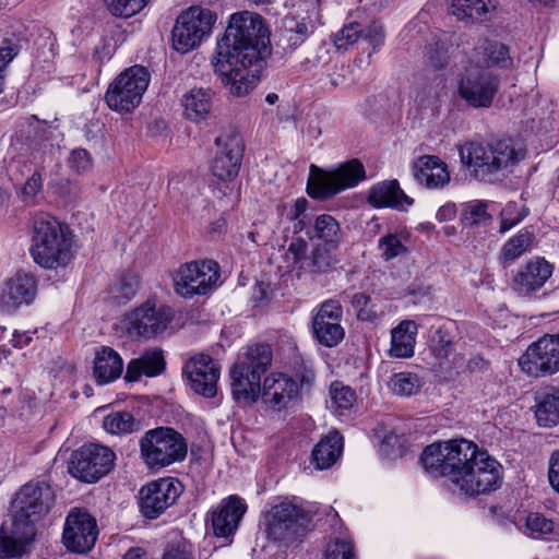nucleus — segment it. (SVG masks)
<instances>
[{
	"mask_svg": "<svg viewBox=\"0 0 559 559\" xmlns=\"http://www.w3.org/2000/svg\"><path fill=\"white\" fill-rule=\"evenodd\" d=\"M269 35L258 13L241 11L230 16L212 64L231 95L246 96L257 86L264 57L270 53Z\"/></svg>",
	"mask_w": 559,
	"mask_h": 559,
	"instance_id": "f257e3e1",
	"label": "nucleus"
},
{
	"mask_svg": "<svg viewBox=\"0 0 559 559\" xmlns=\"http://www.w3.org/2000/svg\"><path fill=\"white\" fill-rule=\"evenodd\" d=\"M420 463L429 475L449 478L468 497L488 493L500 485V464L464 439L427 445Z\"/></svg>",
	"mask_w": 559,
	"mask_h": 559,
	"instance_id": "f03ea898",
	"label": "nucleus"
},
{
	"mask_svg": "<svg viewBox=\"0 0 559 559\" xmlns=\"http://www.w3.org/2000/svg\"><path fill=\"white\" fill-rule=\"evenodd\" d=\"M460 157L473 169L475 178L492 183L510 173L524 158V152L516 150L511 140L467 142L460 148Z\"/></svg>",
	"mask_w": 559,
	"mask_h": 559,
	"instance_id": "7ed1b4c3",
	"label": "nucleus"
},
{
	"mask_svg": "<svg viewBox=\"0 0 559 559\" xmlns=\"http://www.w3.org/2000/svg\"><path fill=\"white\" fill-rule=\"evenodd\" d=\"M31 255L44 269L57 270L67 266L73 259L71 233L48 214L34 218Z\"/></svg>",
	"mask_w": 559,
	"mask_h": 559,
	"instance_id": "20e7f679",
	"label": "nucleus"
},
{
	"mask_svg": "<svg viewBox=\"0 0 559 559\" xmlns=\"http://www.w3.org/2000/svg\"><path fill=\"white\" fill-rule=\"evenodd\" d=\"M272 350L267 344L248 347L245 358L231 368V394L237 402L255 403L261 393V376L272 364Z\"/></svg>",
	"mask_w": 559,
	"mask_h": 559,
	"instance_id": "39448f33",
	"label": "nucleus"
},
{
	"mask_svg": "<svg viewBox=\"0 0 559 559\" xmlns=\"http://www.w3.org/2000/svg\"><path fill=\"white\" fill-rule=\"evenodd\" d=\"M139 447L141 459L150 469H160L182 462L188 453L185 437L170 427H157L145 431Z\"/></svg>",
	"mask_w": 559,
	"mask_h": 559,
	"instance_id": "423d86ee",
	"label": "nucleus"
},
{
	"mask_svg": "<svg viewBox=\"0 0 559 559\" xmlns=\"http://www.w3.org/2000/svg\"><path fill=\"white\" fill-rule=\"evenodd\" d=\"M365 179V167L357 158L343 163L332 170H323L311 164L307 193L313 199L326 200L346 189L356 187Z\"/></svg>",
	"mask_w": 559,
	"mask_h": 559,
	"instance_id": "0eeeda50",
	"label": "nucleus"
},
{
	"mask_svg": "<svg viewBox=\"0 0 559 559\" xmlns=\"http://www.w3.org/2000/svg\"><path fill=\"white\" fill-rule=\"evenodd\" d=\"M148 83L150 73L146 68L130 67L109 84L105 102L116 112L130 114L141 104Z\"/></svg>",
	"mask_w": 559,
	"mask_h": 559,
	"instance_id": "6e6552de",
	"label": "nucleus"
},
{
	"mask_svg": "<svg viewBox=\"0 0 559 559\" xmlns=\"http://www.w3.org/2000/svg\"><path fill=\"white\" fill-rule=\"evenodd\" d=\"M310 522L311 516L301 507L282 501L269 511L266 534L269 539L288 546L307 534Z\"/></svg>",
	"mask_w": 559,
	"mask_h": 559,
	"instance_id": "1a4fd4ad",
	"label": "nucleus"
},
{
	"mask_svg": "<svg viewBox=\"0 0 559 559\" xmlns=\"http://www.w3.org/2000/svg\"><path fill=\"white\" fill-rule=\"evenodd\" d=\"M216 13L201 7H191L176 20L171 31L173 47L180 53H187L200 46L210 36L216 22Z\"/></svg>",
	"mask_w": 559,
	"mask_h": 559,
	"instance_id": "9d476101",
	"label": "nucleus"
},
{
	"mask_svg": "<svg viewBox=\"0 0 559 559\" xmlns=\"http://www.w3.org/2000/svg\"><path fill=\"white\" fill-rule=\"evenodd\" d=\"M174 317L171 307L147 300L126 313L120 324L129 337L150 340L165 332Z\"/></svg>",
	"mask_w": 559,
	"mask_h": 559,
	"instance_id": "9b49d317",
	"label": "nucleus"
},
{
	"mask_svg": "<svg viewBox=\"0 0 559 559\" xmlns=\"http://www.w3.org/2000/svg\"><path fill=\"white\" fill-rule=\"evenodd\" d=\"M55 502L51 486L45 481H29L15 495L12 502V520L19 525L28 524L35 527V522L48 513Z\"/></svg>",
	"mask_w": 559,
	"mask_h": 559,
	"instance_id": "f8f14e48",
	"label": "nucleus"
},
{
	"mask_svg": "<svg viewBox=\"0 0 559 559\" xmlns=\"http://www.w3.org/2000/svg\"><path fill=\"white\" fill-rule=\"evenodd\" d=\"M499 85V76L490 69L469 63L457 81V94L473 108H489Z\"/></svg>",
	"mask_w": 559,
	"mask_h": 559,
	"instance_id": "ddd939ff",
	"label": "nucleus"
},
{
	"mask_svg": "<svg viewBox=\"0 0 559 559\" xmlns=\"http://www.w3.org/2000/svg\"><path fill=\"white\" fill-rule=\"evenodd\" d=\"M116 454L107 447L86 444L75 450L69 463V473L85 483H95L114 467Z\"/></svg>",
	"mask_w": 559,
	"mask_h": 559,
	"instance_id": "4468645a",
	"label": "nucleus"
},
{
	"mask_svg": "<svg viewBox=\"0 0 559 559\" xmlns=\"http://www.w3.org/2000/svg\"><path fill=\"white\" fill-rule=\"evenodd\" d=\"M522 371L531 377H547L559 371V334H545L519 358Z\"/></svg>",
	"mask_w": 559,
	"mask_h": 559,
	"instance_id": "2eb2a0df",
	"label": "nucleus"
},
{
	"mask_svg": "<svg viewBox=\"0 0 559 559\" xmlns=\"http://www.w3.org/2000/svg\"><path fill=\"white\" fill-rule=\"evenodd\" d=\"M218 277V264L214 261L186 263L174 276L175 292L185 298L206 295L216 286Z\"/></svg>",
	"mask_w": 559,
	"mask_h": 559,
	"instance_id": "dca6fc26",
	"label": "nucleus"
},
{
	"mask_svg": "<svg viewBox=\"0 0 559 559\" xmlns=\"http://www.w3.org/2000/svg\"><path fill=\"white\" fill-rule=\"evenodd\" d=\"M183 491L182 484L175 477L153 480L139 491V507L142 515L154 520L171 507Z\"/></svg>",
	"mask_w": 559,
	"mask_h": 559,
	"instance_id": "f3484780",
	"label": "nucleus"
},
{
	"mask_svg": "<svg viewBox=\"0 0 559 559\" xmlns=\"http://www.w3.org/2000/svg\"><path fill=\"white\" fill-rule=\"evenodd\" d=\"M217 151L211 165L214 177L221 181H233L239 174L245 144L242 136L234 130L216 138Z\"/></svg>",
	"mask_w": 559,
	"mask_h": 559,
	"instance_id": "a211bd4d",
	"label": "nucleus"
},
{
	"mask_svg": "<svg viewBox=\"0 0 559 559\" xmlns=\"http://www.w3.org/2000/svg\"><path fill=\"white\" fill-rule=\"evenodd\" d=\"M98 536L96 520L84 509H72L66 518L62 540L68 550L86 554Z\"/></svg>",
	"mask_w": 559,
	"mask_h": 559,
	"instance_id": "6ab92c4d",
	"label": "nucleus"
},
{
	"mask_svg": "<svg viewBox=\"0 0 559 559\" xmlns=\"http://www.w3.org/2000/svg\"><path fill=\"white\" fill-rule=\"evenodd\" d=\"M342 318L343 308L338 300L328 299L321 302L311 321L313 338L324 347L337 346L345 337Z\"/></svg>",
	"mask_w": 559,
	"mask_h": 559,
	"instance_id": "aec40b11",
	"label": "nucleus"
},
{
	"mask_svg": "<svg viewBox=\"0 0 559 559\" xmlns=\"http://www.w3.org/2000/svg\"><path fill=\"white\" fill-rule=\"evenodd\" d=\"M38 290V282L34 274L17 271L8 278L0 293V307L4 312L15 311L21 306L34 302Z\"/></svg>",
	"mask_w": 559,
	"mask_h": 559,
	"instance_id": "412c9836",
	"label": "nucleus"
},
{
	"mask_svg": "<svg viewBox=\"0 0 559 559\" xmlns=\"http://www.w3.org/2000/svg\"><path fill=\"white\" fill-rule=\"evenodd\" d=\"M298 396L297 382L283 372L267 376L262 383L260 393L263 404L276 412L288 408Z\"/></svg>",
	"mask_w": 559,
	"mask_h": 559,
	"instance_id": "4be33fe9",
	"label": "nucleus"
},
{
	"mask_svg": "<svg viewBox=\"0 0 559 559\" xmlns=\"http://www.w3.org/2000/svg\"><path fill=\"white\" fill-rule=\"evenodd\" d=\"M183 373L195 393L205 397L216 394L219 368L211 356L201 354L192 357L186 362Z\"/></svg>",
	"mask_w": 559,
	"mask_h": 559,
	"instance_id": "5701e85b",
	"label": "nucleus"
},
{
	"mask_svg": "<svg viewBox=\"0 0 559 559\" xmlns=\"http://www.w3.org/2000/svg\"><path fill=\"white\" fill-rule=\"evenodd\" d=\"M552 270L544 258L532 259L520 267L512 281V288L520 295L528 296L546 284Z\"/></svg>",
	"mask_w": 559,
	"mask_h": 559,
	"instance_id": "b1692460",
	"label": "nucleus"
},
{
	"mask_svg": "<svg viewBox=\"0 0 559 559\" xmlns=\"http://www.w3.org/2000/svg\"><path fill=\"white\" fill-rule=\"evenodd\" d=\"M247 511V504L238 496L224 499L212 512V527L215 536L228 537L238 528L239 522Z\"/></svg>",
	"mask_w": 559,
	"mask_h": 559,
	"instance_id": "393cba45",
	"label": "nucleus"
},
{
	"mask_svg": "<svg viewBox=\"0 0 559 559\" xmlns=\"http://www.w3.org/2000/svg\"><path fill=\"white\" fill-rule=\"evenodd\" d=\"M413 176L420 186L428 189L443 188L450 181L447 165L433 155L419 157L413 165Z\"/></svg>",
	"mask_w": 559,
	"mask_h": 559,
	"instance_id": "a878e982",
	"label": "nucleus"
},
{
	"mask_svg": "<svg viewBox=\"0 0 559 559\" xmlns=\"http://www.w3.org/2000/svg\"><path fill=\"white\" fill-rule=\"evenodd\" d=\"M368 202L377 209L391 207L406 211L413 204V199L406 195L399 181L393 179L372 186L368 194Z\"/></svg>",
	"mask_w": 559,
	"mask_h": 559,
	"instance_id": "bb28decb",
	"label": "nucleus"
},
{
	"mask_svg": "<svg viewBox=\"0 0 559 559\" xmlns=\"http://www.w3.org/2000/svg\"><path fill=\"white\" fill-rule=\"evenodd\" d=\"M498 5L497 0H451V13L465 23L490 21Z\"/></svg>",
	"mask_w": 559,
	"mask_h": 559,
	"instance_id": "cd10ccee",
	"label": "nucleus"
},
{
	"mask_svg": "<svg viewBox=\"0 0 559 559\" xmlns=\"http://www.w3.org/2000/svg\"><path fill=\"white\" fill-rule=\"evenodd\" d=\"M35 534L36 527L28 524L19 525L13 520L9 534L4 533L2 526L0 530V558L21 557L24 554L25 546L34 539Z\"/></svg>",
	"mask_w": 559,
	"mask_h": 559,
	"instance_id": "c85d7f7f",
	"label": "nucleus"
},
{
	"mask_svg": "<svg viewBox=\"0 0 559 559\" xmlns=\"http://www.w3.org/2000/svg\"><path fill=\"white\" fill-rule=\"evenodd\" d=\"M123 360L119 353L109 346L95 350L93 376L98 384L110 383L122 374Z\"/></svg>",
	"mask_w": 559,
	"mask_h": 559,
	"instance_id": "c756f323",
	"label": "nucleus"
},
{
	"mask_svg": "<svg viewBox=\"0 0 559 559\" xmlns=\"http://www.w3.org/2000/svg\"><path fill=\"white\" fill-rule=\"evenodd\" d=\"M165 359L163 350L159 348H150L142 353L139 358L131 359L127 365L124 380L135 382L142 376L155 377L165 370Z\"/></svg>",
	"mask_w": 559,
	"mask_h": 559,
	"instance_id": "7c9ffc66",
	"label": "nucleus"
},
{
	"mask_svg": "<svg viewBox=\"0 0 559 559\" xmlns=\"http://www.w3.org/2000/svg\"><path fill=\"white\" fill-rule=\"evenodd\" d=\"M471 63L487 69L490 67L508 68L512 64V59L506 45L485 39L474 48Z\"/></svg>",
	"mask_w": 559,
	"mask_h": 559,
	"instance_id": "2f4dec72",
	"label": "nucleus"
},
{
	"mask_svg": "<svg viewBox=\"0 0 559 559\" xmlns=\"http://www.w3.org/2000/svg\"><path fill=\"white\" fill-rule=\"evenodd\" d=\"M342 451V435L338 431H330L314 445L311 453V463L317 469H328L336 463Z\"/></svg>",
	"mask_w": 559,
	"mask_h": 559,
	"instance_id": "473e14b6",
	"label": "nucleus"
},
{
	"mask_svg": "<svg viewBox=\"0 0 559 559\" xmlns=\"http://www.w3.org/2000/svg\"><path fill=\"white\" fill-rule=\"evenodd\" d=\"M183 114L187 119L201 122L205 120L212 109V92L209 88L194 87L183 94L181 98Z\"/></svg>",
	"mask_w": 559,
	"mask_h": 559,
	"instance_id": "72a5a7b5",
	"label": "nucleus"
},
{
	"mask_svg": "<svg viewBox=\"0 0 559 559\" xmlns=\"http://www.w3.org/2000/svg\"><path fill=\"white\" fill-rule=\"evenodd\" d=\"M417 325L414 321H402L391 332L390 354L396 358H408L414 355Z\"/></svg>",
	"mask_w": 559,
	"mask_h": 559,
	"instance_id": "f704fd0d",
	"label": "nucleus"
},
{
	"mask_svg": "<svg viewBox=\"0 0 559 559\" xmlns=\"http://www.w3.org/2000/svg\"><path fill=\"white\" fill-rule=\"evenodd\" d=\"M535 418L540 427L551 428L559 425V390L551 389L536 399Z\"/></svg>",
	"mask_w": 559,
	"mask_h": 559,
	"instance_id": "c9c22d12",
	"label": "nucleus"
},
{
	"mask_svg": "<svg viewBox=\"0 0 559 559\" xmlns=\"http://www.w3.org/2000/svg\"><path fill=\"white\" fill-rule=\"evenodd\" d=\"M313 32V25L309 17L298 20L294 15H287L283 20V38L290 49H296L306 41Z\"/></svg>",
	"mask_w": 559,
	"mask_h": 559,
	"instance_id": "e433bc0d",
	"label": "nucleus"
},
{
	"mask_svg": "<svg viewBox=\"0 0 559 559\" xmlns=\"http://www.w3.org/2000/svg\"><path fill=\"white\" fill-rule=\"evenodd\" d=\"M337 246L318 245L304 261L302 272L323 274L332 270L335 264V249Z\"/></svg>",
	"mask_w": 559,
	"mask_h": 559,
	"instance_id": "4c0bfd02",
	"label": "nucleus"
},
{
	"mask_svg": "<svg viewBox=\"0 0 559 559\" xmlns=\"http://www.w3.org/2000/svg\"><path fill=\"white\" fill-rule=\"evenodd\" d=\"M533 240L534 235L532 231L526 228L520 230L502 246L499 252V259L506 265L513 263L528 250Z\"/></svg>",
	"mask_w": 559,
	"mask_h": 559,
	"instance_id": "58836bf2",
	"label": "nucleus"
},
{
	"mask_svg": "<svg viewBox=\"0 0 559 559\" xmlns=\"http://www.w3.org/2000/svg\"><path fill=\"white\" fill-rule=\"evenodd\" d=\"M310 238L323 240L324 245L337 246L342 239L338 222L329 214L319 215L314 221Z\"/></svg>",
	"mask_w": 559,
	"mask_h": 559,
	"instance_id": "ea45409f",
	"label": "nucleus"
},
{
	"mask_svg": "<svg viewBox=\"0 0 559 559\" xmlns=\"http://www.w3.org/2000/svg\"><path fill=\"white\" fill-rule=\"evenodd\" d=\"M103 427L107 432L120 436L140 430L141 423L130 412L120 411L105 416Z\"/></svg>",
	"mask_w": 559,
	"mask_h": 559,
	"instance_id": "a19ab883",
	"label": "nucleus"
},
{
	"mask_svg": "<svg viewBox=\"0 0 559 559\" xmlns=\"http://www.w3.org/2000/svg\"><path fill=\"white\" fill-rule=\"evenodd\" d=\"M453 340L454 336L447 325L432 326L428 346L438 360H445L453 352Z\"/></svg>",
	"mask_w": 559,
	"mask_h": 559,
	"instance_id": "79ce46f5",
	"label": "nucleus"
},
{
	"mask_svg": "<svg viewBox=\"0 0 559 559\" xmlns=\"http://www.w3.org/2000/svg\"><path fill=\"white\" fill-rule=\"evenodd\" d=\"M491 215L487 212L485 201H471L463 204L460 223L463 228H473L479 225H487Z\"/></svg>",
	"mask_w": 559,
	"mask_h": 559,
	"instance_id": "37998d69",
	"label": "nucleus"
},
{
	"mask_svg": "<svg viewBox=\"0 0 559 559\" xmlns=\"http://www.w3.org/2000/svg\"><path fill=\"white\" fill-rule=\"evenodd\" d=\"M292 379L298 384V394L310 392L316 381V372L310 361L300 356H295L292 362Z\"/></svg>",
	"mask_w": 559,
	"mask_h": 559,
	"instance_id": "c03bdc74",
	"label": "nucleus"
},
{
	"mask_svg": "<svg viewBox=\"0 0 559 559\" xmlns=\"http://www.w3.org/2000/svg\"><path fill=\"white\" fill-rule=\"evenodd\" d=\"M390 390L402 396H411L416 394L420 386V378L412 372H399L391 377L388 383Z\"/></svg>",
	"mask_w": 559,
	"mask_h": 559,
	"instance_id": "a18cd8bd",
	"label": "nucleus"
},
{
	"mask_svg": "<svg viewBox=\"0 0 559 559\" xmlns=\"http://www.w3.org/2000/svg\"><path fill=\"white\" fill-rule=\"evenodd\" d=\"M378 250L380 252V258L385 262L404 257L408 252L406 246L402 242L401 237L393 233L383 235L378 240Z\"/></svg>",
	"mask_w": 559,
	"mask_h": 559,
	"instance_id": "49530a36",
	"label": "nucleus"
},
{
	"mask_svg": "<svg viewBox=\"0 0 559 559\" xmlns=\"http://www.w3.org/2000/svg\"><path fill=\"white\" fill-rule=\"evenodd\" d=\"M139 290V278L136 275H123L112 287V297L119 304H126L131 300Z\"/></svg>",
	"mask_w": 559,
	"mask_h": 559,
	"instance_id": "de8ad7c7",
	"label": "nucleus"
},
{
	"mask_svg": "<svg viewBox=\"0 0 559 559\" xmlns=\"http://www.w3.org/2000/svg\"><path fill=\"white\" fill-rule=\"evenodd\" d=\"M364 32L365 28L360 23H347L337 33L334 34L333 43L337 49L346 50L362 36Z\"/></svg>",
	"mask_w": 559,
	"mask_h": 559,
	"instance_id": "09e8293b",
	"label": "nucleus"
},
{
	"mask_svg": "<svg viewBox=\"0 0 559 559\" xmlns=\"http://www.w3.org/2000/svg\"><path fill=\"white\" fill-rule=\"evenodd\" d=\"M330 395L332 403L337 408L342 409L352 408L357 400L356 391L348 385H344L340 381H335L331 384Z\"/></svg>",
	"mask_w": 559,
	"mask_h": 559,
	"instance_id": "8fccbe9b",
	"label": "nucleus"
},
{
	"mask_svg": "<svg viewBox=\"0 0 559 559\" xmlns=\"http://www.w3.org/2000/svg\"><path fill=\"white\" fill-rule=\"evenodd\" d=\"M20 46L11 40L4 39L0 46V94L4 91L9 63L19 55Z\"/></svg>",
	"mask_w": 559,
	"mask_h": 559,
	"instance_id": "3c124183",
	"label": "nucleus"
},
{
	"mask_svg": "<svg viewBox=\"0 0 559 559\" xmlns=\"http://www.w3.org/2000/svg\"><path fill=\"white\" fill-rule=\"evenodd\" d=\"M371 298L365 293H355L350 298V305L356 310L360 321H373L377 318L376 310L370 306Z\"/></svg>",
	"mask_w": 559,
	"mask_h": 559,
	"instance_id": "603ef678",
	"label": "nucleus"
},
{
	"mask_svg": "<svg viewBox=\"0 0 559 559\" xmlns=\"http://www.w3.org/2000/svg\"><path fill=\"white\" fill-rule=\"evenodd\" d=\"M308 243L302 238H294L287 249L286 255L295 269L302 271L304 261L309 258Z\"/></svg>",
	"mask_w": 559,
	"mask_h": 559,
	"instance_id": "864d4df0",
	"label": "nucleus"
},
{
	"mask_svg": "<svg viewBox=\"0 0 559 559\" xmlns=\"http://www.w3.org/2000/svg\"><path fill=\"white\" fill-rule=\"evenodd\" d=\"M159 559H195L194 547L186 539L168 545Z\"/></svg>",
	"mask_w": 559,
	"mask_h": 559,
	"instance_id": "5fc2aeb1",
	"label": "nucleus"
},
{
	"mask_svg": "<svg viewBox=\"0 0 559 559\" xmlns=\"http://www.w3.org/2000/svg\"><path fill=\"white\" fill-rule=\"evenodd\" d=\"M426 62L435 70L444 69L449 62V53L444 44L430 45L427 50Z\"/></svg>",
	"mask_w": 559,
	"mask_h": 559,
	"instance_id": "6e6d98bb",
	"label": "nucleus"
},
{
	"mask_svg": "<svg viewBox=\"0 0 559 559\" xmlns=\"http://www.w3.org/2000/svg\"><path fill=\"white\" fill-rule=\"evenodd\" d=\"M324 559H355L352 543L343 539H334L328 545Z\"/></svg>",
	"mask_w": 559,
	"mask_h": 559,
	"instance_id": "4d7b16f0",
	"label": "nucleus"
},
{
	"mask_svg": "<svg viewBox=\"0 0 559 559\" xmlns=\"http://www.w3.org/2000/svg\"><path fill=\"white\" fill-rule=\"evenodd\" d=\"M526 526L532 533L548 535L554 531V522L539 513H532L527 516Z\"/></svg>",
	"mask_w": 559,
	"mask_h": 559,
	"instance_id": "13d9d810",
	"label": "nucleus"
},
{
	"mask_svg": "<svg viewBox=\"0 0 559 559\" xmlns=\"http://www.w3.org/2000/svg\"><path fill=\"white\" fill-rule=\"evenodd\" d=\"M525 214L516 211V204L509 203L501 212L500 231L506 233L519 224Z\"/></svg>",
	"mask_w": 559,
	"mask_h": 559,
	"instance_id": "bf43d9fd",
	"label": "nucleus"
},
{
	"mask_svg": "<svg viewBox=\"0 0 559 559\" xmlns=\"http://www.w3.org/2000/svg\"><path fill=\"white\" fill-rule=\"evenodd\" d=\"M69 165L78 173H85L93 165L91 154L85 148H75L71 152Z\"/></svg>",
	"mask_w": 559,
	"mask_h": 559,
	"instance_id": "052dcab7",
	"label": "nucleus"
},
{
	"mask_svg": "<svg viewBox=\"0 0 559 559\" xmlns=\"http://www.w3.org/2000/svg\"><path fill=\"white\" fill-rule=\"evenodd\" d=\"M308 207V200L306 198H298L292 209L289 210L287 217L290 221H296L295 229L302 230L306 226L305 212Z\"/></svg>",
	"mask_w": 559,
	"mask_h": 559,
	"instance_id": "680f3d73",
	"label": "nucleus"
},
{
	"mask_svg": "<svg viewBox=\"0 0 559 559\" xmlns=\"http://www.w3.org/2000/svg\"><path fill=\"white\" fill-rule=\"evenodd\" d=\"M365 39L373 47L378 49L384 43V31L381 24L373 22L364 32Z\"/></svg>",
	"mask_w": 559,
	"mask_h": 559,
	"instance_id": "e2e57ef3",
	"label": "nucleus"
},
{
	"mask_svg": "<svg viewBox=\"0 0 559 559\" xmlns=\"http://www.w3.org/2000/svg\"><path fill=\"white\" fill-rule=\"evenodd\" d=\"M548 479L551 487L559 493V450L549 459Z\"/></svg>",
	"mask_w": 559,
	"mask_h": 559,
	"instance_id": "0e129e2a",
	"label": "nucleus"
},
{
	"mask_svg": "<svg viewBox=\"0 0 559 559\" xmlns=\"http://www.w3.org/2000/svg\"><path fill=\"white\" fill-rule=\"evenodd\" d=\"M41 176L38 173H34L25 182L23 187V194L25 198L35 197L38 191L41 189Z\"/></svg>",
	"mask_w": 559,
	"mask_h": 559,
	"instance_id": "69168bd1",
	"label": "nucleus"
},
{
	"mask_svg": "<svg viewBox=\"0 0 559 559\" xmlns=\"http://www.w3.org/2000/svg\"><path fill=\"white\" fill-rule=\"evenodd\" d=\"M467 370L469 372H485L489 369V361L485 360L481 356L475 355L467 361Z\"/></svg>",
	"mask_w": 559,
	"mask_h": 559,
	"instance_id": "338daca9",
	"label": "nucleus"
},
{
	"mask_svg": "<svg viewBox=\"0 0 559 559\" xmlns=\"http://www.w3.org/2000/svg\"><path fill=\"white\" fill-rule=\"evenodd\" d=\"M456 215V205L452 202H448L444 205L440 206L437 211L436 218L439 222L451 221Z\"/></svg>",
	"mask_w": 559,
	"mask_h": 559,
	"instance_id": "774afa93",
	"label": "nucleus"
}]
</instances>
